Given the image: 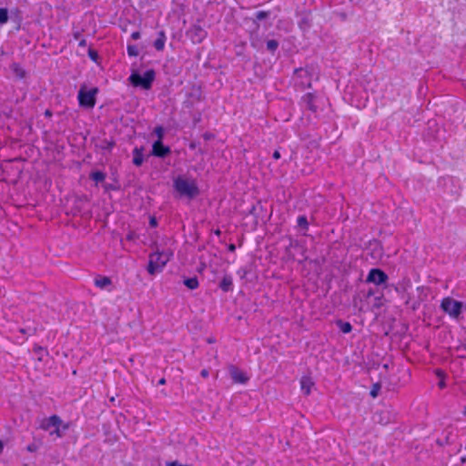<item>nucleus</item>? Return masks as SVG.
Instances as JSON below:
<instances>
[{"label": "nucleus", "mask_w": 466, "mask_h": 466, "mask_svg": "<svg viewBox=\"0 0 466 466\" xmlns=\"http://www.w3.org/2000/svg\"><path fill=\"white\" fill-rule=\"evenodd\" d=\"M173 187L180 197L193 199L199 195V189L194 179H188L181 176L174 179Z\"/></svg>", "instance_id": "f257e3e1"}, {"label": "nucleus", "mask_w": 466, "mask_h": 466, "mask_svg": "<svg viewBox=\"0 0 466 466\" xmlns=\"http://www.w3.org/2000/svg\"><path fill=\"white\" fill-rule=\"evenodd\" d=\"M172 256L173 253L169 250L156 251L150 254L147 272L152 276L161 272Z\"/></svg>", "instance_id": "f03ea898"}, {"label": "nucleus", "mask_w": 466, "mask_h": 466, "mask_svg": "<svg viewBox=\"0 0 466 466\" xmlns=\"http://www.w3.org/2000/svg\"><path fill=\"white\" fill-rule=\"evenodd\" d=\"M313 79V69L309 67H300L295 69L292 81L296 88L304 90L311 86Z\"/></svg>", "instance_id": "7ed1b4c3"}, {"label": "nucleus", "mask_w": 466, "mask_h": 466, "mask_svg": "<svg viewBox=\"0 0 466 466\" xmlns=\"http://www.w3.org/2000/svg\"><path fill=\"white\" fill-rule=\"evenodd\" d=\"M156 77V72L153 69L147 70L144 75H140L137 72H133L128 80L134 86H140L145 90L151 88L152 84Z\"/></svg>", "instance_id": "20e7f679"}, {"label": "nucleus", "mask_w": 466, "mask_h": 466, "mask_svg": "<svg viewBox=\"0 0 466 466\" xmlns=\"http://www.w3.org/2000/svg\"><path fill=\"white\" fill-rule=\"evenodd\" d=\"M441 310L448 314L450 318L458 320L463 309V303L451 297L442 299L441 302Z\"/></svg>", "instance_id": "39448f33"}, {"label": "nucleus", "mask_w": 466, "mask_h": 466, "mask_svg": "<svg viewBox=\"0 0 466 466\" xmlns=\"http://www.w3.org/2000/svg\"><path fill=\"white\" fill-rule=\"evenodd\" d=\"M98 92L97 88H92L88 91L86 90L85 86H82L77 95L78 102L80 106L86 108H93L96 105V96Z\"/></svg>", "instance_id": "423d86ee"}, {"label": "nucleus", "mask_w": 466, "mask_h": 466, "mask_svg": "<svg viewBox=\"0 0 466 466\" xmlns=\"http://www.w3.org/2000/svg\"><path fill=\"white\" fill-rule=\"evenodd\" d=\"M389 277L388 275L380 268H371L367 276L366 282L373 283L376 286L384 285Z\"/></svg>", "instance_id": "0eeeda50"}, {"label": "nucleus", "mask_w": 466, "mask_h": 466, "mask_svg": "<svg viewBox=\"0 0 466 466\" xmlns=\"http://www.w3.org/2000/svg\"><path fill=\"white\" fill-rule=\"evenodd\" d=\"M171 153V149L168 146H165L163 141L157 140L152 145V151L150 156L164 158Z\"/></svg>", "instance_id": "6e6552de"}, {"label": "nucleus", "mask_w": 466, "mask_h": 466, "mask_svg": "<svg viewBox=\"0 0 466 466\" xmlns=\"http://www.w3.org/2000/svg\"><path fill=\"white\" fill-rule=\"evenodd\" d=\"M62 420L57 415H52L44 419L40 423V428L44 431H50L56 426H61Z\"/></svg>", "instance_id": "1a4fd4ad"}, {"label": "nucleus", "mask_w": 466, "mask_h": 466, "mask_svg": "<svg viewBox=\"0 0 466 466\" xmlns=\"http://www.w3.org/2000/svg\"><path fill=\"white\" fill-rule=\"evenodd\" d=\"M229 374L232 380L236 383H246L248 380V376L236 366H230Z\"/></svg>", "instance_id": "9d476101"}, {"label": "nucleus", "mask_w": 466, "mask_h": 466, "mask_svg": "<svg viewBox=\"0 0 466 466\" xmlns=\"http://www.w3.org/2000/svg\"><path fill=\"white\" fill-rule=\"evenodd\" d=\"M190 36L193 42L195 43H200L207 35L206 31L201 28L199 25H195L190 30Z\"/></svg>", "instance_id": "9b49d317"}, {"label": "nucleus", "mask_w": 466, "mask_h": 466, "mask_svg": "<svg viewBox=\"0 0 466 466\" xmlns=\"http://www.w3.org/2000/svg\"><path fill=\"white\" fill-rule=\"evenodd\" d=\"M144 147H135L133 149V164L136 167H140L144 162Z\"/></svg>", "instance_id": "f8f14e48"}, {"label": "nucleus", "mask_w": 466, "mask_h": 466, "mask_svg": "<svg viewBox=\"0 0 466 466\" xmlns=\"http://www.w3.org/2000/svg\"><path fill=\"white\" fill-rule=\"evenodd\" d=\"M314 100H315V96L312 93H307L302 96V103L305 105V106L309 110H310L312 112L317 111V106L314 104Z\"/></svg>", "instance_id": "ddd939ff"}, {"label": "nucleus", "mask_w": 466, "mask_h": 466, "mask_svg": "<svg viewBox=\"0 0 466 466\" xmlns=\"http://www.w3.org/2000/svg\"><path fill=\"white\" fill-rule=\"evenodd\" d=\"M167 40V36L164 31H159L157 38L154 42V47L157 51H162L165 47V43Z\"/></svg>", "instance_id": "4468645a"}, {"label": "nucleus", "mask_w": 466, "mask_h": 466, "mask_svg": "<svg viewBox=\"0 0 466 466\" xmlns=\"http://www.w3.org/2000/svg\"><path fill=\"white\" fill-rule=\"evenodd\" d=\"M219 288L225 292H228V291L232 290V288H233L232 278L228 275L224 276L219 283Z\"/></svg>", "instance_id": "2eb2a0df"}, {"label": "nucleus", "mask_w": 466, "mask_h": 466, "mask_svg": "<svg viewBox=\"0 0 466 466\" xmlns=\"http://www.w3.org/2000/svg\"><path fill=\"white\" fill-rule=\"evenodd\" d=\"M313 386V382L309 377H302L300 380V387L301 390L304 394L309 395L311 390V387Z\"/></svg>", "instance_id": "dca6fc26"}, {"label": "nucleus", "mask_w": 466, "mask_h": 466, "mask_svg": "<svg viewBox=\"0 0 466 466\" xmlns=\"http://www.w3.org/2000/svg\"><path fill=\"white\" fill-rule=\"evenodd\" d=\"M111 284V279L108 277H99L95 279V285L99 289H105Z\"/></svg>", "instance_id": "f3484780"}, {"label": "nucleus", "mask_w": 466, "mask_h": 466, "mask_svg": "<svg viewBox=\"0 0 466 466\" xmlns=\"http://www.w3.org/2000/svg\"><path fill=\"white\" fill-rule=\"evenodd\" d=\"M336 325L343 333H350L352 330V326L348 321H343L341 319L337 320Z\"/></svg>", "instance_id": "a211bd4d"}, {"label": "nucleus", "mask_w": 466, "mask_h": 466, "mask_svg": "<svg viewBox=\"0 0 466 466\" xmlns=\"http://www.w3.org/2000/svg\"><path fill=\"white\" fill-rule=\"evenodd\" d=\"M184 285H185L187 289H189L193 290V289H198V286H199V282H198V278H197V277H193V278L186 279L184 280Z\"/></svg>", "instance_id": "6ab92c4d"}, {"label": "nucleus", "mask_w": 466, "mask_h": 466, "mask_svg": "<svg viewBox=\"0 0 466 466\" xmlns=\"http://www.w3.org/2000/svg\"><path fill=\"white\" fill-rule=\"evenodd\" d=\"M298 227L305 232L309 229V222L306 216H299L297 218Z\"/></svg>", "instance_id": "aec40b11"}, {"label": "nucleus", "mask_w": 466, "mask_h": 466, "mask_svg": "<svg viewBox=\"0 0 466 466\" xmlns=\"http://www.w3.org/2000/svg\"><path fill=\"white\" fill-rule=\"evenodd\" d=\"M90 178L96 183H100L106 179V174L99 170L94 171L90 174Z\"/></svg>", "instance_id": "412c9836"}, {"label": "nucleus", "mask_w": 466, "mask_h": 466, "mask_svg": "<svg viewBox=\"0 0 466 466\" xmlns=\"http://www.w3.org/2000/svg\"><path fill=\"white\" fill-rule=\"evenodd\" d=\"M279 47V42L277 40H274V39H270V40H268L267 41V49L274 54L275 51L278 49Z\"/></svg>", "instance_id": "4be33fe9"}, {"label": "nucleus", "mask_w": 466, "mask_h": 466, "mask_svg": "<svg viewBox=\"0 0 466 466\" xmlns=\"http://www.w3.org/2000/svg\"><path fill=\"white\" fill-rule=\"evenodd\" d=\"M8 21V10L7 8H0V25H4Z\"/></svg>", "instance_id": "5701e85b"}, {"label": "nucleus", "mask_w": 466, "mask_h": 466, "mask_svg": "<svg viewBox=\"0 0 466 466\" xmlns=\"http://www.w3.org/2000/svg\"><path fill=\"white\" fill-rule=\"evenodd\" d=\"M154 134L157 137V140L163 141L165 129L162 126H157L154 129Z\"/></svg>", "instance_id": "b1692460"}, {"label": "nucleus", "mask_w": 466, "mask_h": 466, "mask_svg": "<svg viewBox=\"0 0 466 466\" xmlns=\"http://www.w3.org/2000/svg\"><path fill=\"white\" fill-rule=\"evenodd\" d=\"M127 50L128 56H138V49H137V46H135V45H128Z\"/></svg>", "instance_id": "393cba45"}, {"label": "nucleus", "mask_w": 466, "mask_h": 466, "mask_svg": "<svg viewBox=\"0 0 466 466\" xmlns=\"http://www.w3.org/2000/svg\"><path fill=\"white\" fill-rule=\"evenodd\" d=\"M14 72L20 78H23L25 76V71L16 64L14 65Z\"/></svg>", "instance_id": "a878e982"}, {"label": "nucleus", "mask_w": 466, "mask_h": 466, "mask_svg": "<svg viewBox=\"0 0 466 466\" xmlns=\"http://www.w3.org/2000/svg\"><path fill=\"white\" fill-rule=\"evenodd\" d=\"M88 56L94 62H96L97 59H98L97 52L96 50L92 49V48L88 49Z\"/></svg>", "instance_id": "bb28decb"}, {"label": "nucleus", "mask_w": 466, "mask_h": 466, "mask_svg": "<svg viewBox=\"0 0 466 466\" xmlns=\"http://www.w3.org/2000/svg\"><path fill=\"white\" fill-rule=\"evenodd\" d=\"M269 15V13L268 12H266V11H258L256 13V18L258 20H263V19H266L268 18Z\"/></svg>", "instance_id": "cd10ccee"}, {"label": "nucleus", "mask_w": 466, "mask_h": 466, "mask_svg": "<svg viewBox=\"0 0 466 466\" xmlns=\"http://www.w3.org/2000/svg\"><path fill=\"white\" fill-rule=\"evenodd\" d=\"M50 435H56L57 438L62 437V432L60 431V426L55 427L53 430L49 431Z\"/></svg>", "instance_id": "c85d7f7f"}, {"label": "nucleus", "mask_w": 466, "mask_h": 466, "mask_svg": "<svg viewBox=\"0 0 466 466\" xmlns=\"http://www.w3.org/2000/svg\"><path fill=\"white\" fill-rule=\"evenodd\" d=\"M380 389V384L373 385V388L370 390V395L375 398L378 395V390Z\"/></svg>", "instance_id": "c756f323"}, {"label": "nucleus", "mask_w": 466, "mask_h": 466, "mask_svg": "<svg viewBox=\"0 0 466 466\" xmlns=\"http://www.w3.org/2000/svg\"><path fill=\"white\" fill-rule=\"evenodd\" d=\"M238 274L240 276L241 279H243L248 274V269L245 268H241L238 270Z\"/></svg>", "instance_id": "7c9ffc66"}, {"label": "nucleus", "mask_w": 466, "mask_h": 466, "mask_svg": "<svg viewBox=\"0 0 466 466\" xmlns=\"http://www.w3.org/2000/svg\"><path fill=\"white\" fill-rule=\"evenodd\" d=\"M149 226L151 228H156L157 226V220L155 217H150L149 218Z\"/></svg>", "instance_id": "2f4dec72"}, {"label": "nucleus", "mask_w": 466, "mask_h": 466, "mask_svg": "<svg viewBox=\"0 0 466 466\" xmlns=\"http://www.w3.org/2000/svg\"><path fill=\"white\" fill-rule=\"evenodd\" d=\"M131 38L133 40H137L140 38V33L138 31H135L131 34Z\"/></svg>", "instance_id": "473e14b6"}, {"label": "nucleus", "mask_w": 466, "mask_h": 466, "mask_svg": "<svg viewBox=\"0 0 466 466\" xmlns=\"http://www.w3.org/2000/svg\"><path fill=\"white\" fill-rule=\"evenodd\" d=\"M305 24H306V18H305V17H303V18L299 21V27H300L301 29H305Z\"/></svg>", "instance_id": "72a5a7b5"}, {"label": "nucleus", "mask_w": 466, "mask_h": 466, "mask_svg": "<svg viewBox=\"0 0 466 466\" xmlns=\"http://www.w3.org/2000/svg\"><path fill=\"white\" fill-rule=\"evenodd\" d=\"M200 375L203 377V378H208V370L204 369L201 370L200 372Z\"/></svg>", "instance_id": "f704fd0d"}, {"label": "nucleus", "mask_w": 466, "mask_h": 466, "mask_svg": "<svg viewBox=\"0 0 466 466\" xmlns=\"http://www.w3.org/2000/svg\"><path fill=\"white\" fill-rule=\"evenodd\" d=\"M86 44H87V43H86V39H81V40L79 41V44H78V45H79V46H83V47H85V46H86Z\"/></svg>", "instance_id": "c9c22d12"}, {"label": "nucleus", "mask_w": 466, "mask_h": 466, "mask_svg": "<svg viewBox=\"0 0 466 466\" xmlns=\"http://www.w3.org/2000/svg\"><path fill=\"white\" fill-rule=\"evenodd\" d=\"M273 157H274L275 159H279V158H280V153H279L278 150L274 151V153H273Z\"/></svg>", "instance_id": "e433bc0d"}, {"label": "nucleus", "mask_w": 466, "mask_h": 466, "mask_svg": "<svg viewBox=\"0 0 466 466\" xmlns=\"http://www.w3.org/2000/svg\"><path fill=\"white\" fill-rule=\"evenodd\" d=\"M235 249H236V247H235V245H234V244H230V245L228 246V250H229V251L233 252V251H235Z\"/></svg>", "instance_id": "4c0bfd02"}, {"label": "nucleus", "mask_w": 466, "mask_h": 466, "mask_svg": "<svg viewBox=\"0 0 466 466\" xmlns=\"http://www.w3.org/2000/svg\"><path fill=\"white\" fill-rule=\"evenodd\" d=\"M166 384V379L165 378H162L158 380V385H164Z\"/></svg>", "instance_id": "58836bf2"}, {"label": "nucleus", "mask_w": 466, "mask_h": 466, "mask_svg": "<svg viewBox=\"0 0 466 466\" xmlns=\"http://www.w3.org/2000/svg\"><path fill=\"white\" fill-rule=\"evenodd\" d=\"M45 116L49 117L52 116V112L49 109H46L45 112Z\"/></svg>", "instance_id": "ea45409f"}, {"label": "nucleus", "mask_w": 466, "mask_h": 466, "mask_svg": "<svg viewBox=\"0 0 466 466\" xmlns=\"http://www.w3.org/2000/svg\"><path fill=\"white\" fill-rule=\"evenodd\" d=\"M133 238H134V234H133V233H130V234H128V235L127 236V238L128 240H132V239H133Z\"/></svg>", "instance_id": "a19ab883"}, {"label": "nucleus", "mask_w": 466, "mask_h": 466, "mask_svg": "<svg viewBox=\"0 0 466 466\" xmlns=\"http://www.w3.org/2000/svg\"><path fill=\"white\" fill-rule=\"evenodd\" d=\"M79 36H80V33H79V32H76V33H74V38H75V39H78V38H79Z\"/></svg>", "instance_id": "79ce46f5"}, {"label": "nucleus", "mask_w": 466, "mask_h": 466, "mask_svg": "<svg viewBox=\"0 0 466 466\" xmlns=\"http://www.w3.org/2000/svg\"><path fill=\"white\" fill-rule=\"evenodd\" d=\"M3 449H4V444H3L2 441L0 440V453L3 451Z\"/></svg>", "instance_id": "37998d69"}, {"label": "nucleus", "mask_w": 466, "mask_h": 466, "mask_svg": "<svg viewBox=\"0 0 466 466\" xmlns=\"http://www.w3.org/2000/svg\"><path fill=\"white\" fill-rule=\"evenodd\" d=\"M444 386V383L443 382H440V387H443Z\"/></svg>", "instance_id": "c03bdc74"}, {"label": "nucleus", "mask_w": 466, "mask_h": 466, "mask_svg": "<svg viewBox=\"0 0 466 466\" xmlns=\"http://www.w3.org/2000/svg\"><path fill=\"white\" fill-rule=\"evenodd\" d=\"M464 414L466 415V405H465Z\"/></svg>", "instance_id": "a18cd8bd"}]
</instances>
